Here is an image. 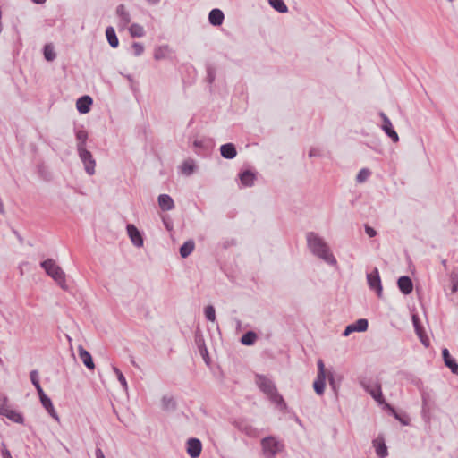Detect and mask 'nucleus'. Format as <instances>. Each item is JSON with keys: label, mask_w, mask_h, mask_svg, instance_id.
Returning a JSON list of instances; mask_svg holds the SVG:
<instances>
[{"label": "nucleus", "mask_w": 458, "mask_h": 458, "mask_svg": "<svg viewBox=\"0 0 458 458\" xmlns=\"http://www.w3.org/2000/svg\"><path fill=\"white\" fill-rule=\"evenodd\" d=\"M30 378L34 386L39 385V376L38 370H31L30 373Z\"/></svg>", "instance_id": "nucleus-45"}, {"label": "nucleus", "mask_w": 458, "mask_h": 458, "mask_svg": "<svg viewBox=\"0 0 458 458\" xmlns=\"http://www.w3.org/2000/svg\"><path fill=\"white\" fill-rule=\"evenodd\" d=\"M327 376H317L313 383V388L317 394L321 395L325 391Z\"/></svg>", "instance_id": "nucleus-28"}, {"label": "nucleus", "mask_w": 458, "mask_h": 458, "mask_svg": "<svg viewBox=\"0 0 458 458\" xmlns=\"http://www.w3.org/2000/svg\"><path fill=\"white\" fill-rule=\"evenodd\" d=\"M269 4L278 13H285L288 12V7L284 0H268Z\"/></svg>", "instance_id": "nucleus-32"}, {"label": "nucleus", "mask_w": 458, "mask_h": 458, "mask_svg": "<svg viewBox=\"0 0 458 458\" xmlns=\"http://www.w3.org/2000/svg\"><path fill=\"white\" fill-rule=\"evenodd\" d=\"M129 31L132 38H141L145 34L143 27L138 23H132L129 28Z\"/></svg>", "instance_id": "nucleus-33"}, {"label": "nucleus", "mask_w": 458, "mask_h": 458, "mask_svg": "<svg viewBox=\"0 0 458 458\" xmlns=\"http://www.w3.org/2000/svg\"><path fill=\"white\" fill-rule=\"evenodd\" d=\"M196 344L197 345L199 346V351H200V353L204 356V355H207L208 356V350L207 348L205 347V344H204V340L202 339V337H198L196 336Z\"/></svg>", "instance_id": "nucleus-44"}, {"label": "nucleus", "mask_w": 458, "mask_h": 458, "mask_svg": "<svg viewBox=\"0 0 458 458\" xmlns=\"http://www.w3.org/2000/svg\"><path fill=\"white\" fill-rule=\"evenodd\" d=\"M131 364H132L134 367H138V365L136 364V362H135L133 360H131Z\"/></svg>", "instance_id": "nucleus-59"}, {"label": "nucleus", "mask_w": 458, "mask_h": 458, "mask_svg": "<svg viewBox=\"0 0 458 458\" xmlns=\"http://www.w3.org/2000/svg\"><path fill=\"white\" fill-rule=\"evenodd\" d=\"M171 53L170 47L168 45H164L157 47L154 52L155 60H162L165 59Z\"/></svg>", "instance_id": "nucleus-26"}, {"label": "nucleus", "mask_w": 458, "mask_h": 458, "mask_svg": "<svg viewBox=\"0 0 458 458\" xmlns=\"http://www.w3.org/2000/svg\"><path fill=\"white\" fill-rule=\"evenodd\" d=\"M256 383L272 403H276L281 410L286 408L283 396L278 394L275 384L269 378L262 375H257Z\"/></svg>", "instance_id": "nucleus-2"}, {"label": "nucleus", "mask_w": 458, "mask_h": 458, "mask_svg": "<svg viewBox=\"0 0 458 458\" xmlns=\"http://www.w3.org/2000/svg\"><path fill=\"white\" fill-rule=\"evenodd\" d=\"M32 1L35 4H44L47 0H32Z\"/></svg>", "instance_id": "nucleus-57"}, {"label": "nucleus", "mask_w": 458, "mask_h": 458, "mask_svg": "<svg viewBox=\"0 0 458 458\" xmlns=\"http://www.w3.org/2000/svg\"><path fill=\"white\" fill-rule=\"evenodd\" d=\"M202 450V444L198 438H190L187 441V453L191 458H198Z\"/></svg>", "instance_id": "nucleus-11"}, {"label": "nucleus", "mask_w": 458, "mask_h": 458, "mask_svg": "<svg viewBox=\"0 0 458 458\" xmlns=\"http://www.w3.org/2000/svg\"><path fill=\"white\" fill-rule=\"evenodd\" d=\"M35 388H36V390H37V392H38V396H39V400H41V399H43V398H45V397H47V395L45 394V392L43 391V389H42V387H41L40 384H39V385H38V386H35Z\"/></svg>", "instance_id": "nucleus-51"}, {"label": "nucleus", "mask_w": 458, "mask_h": 458, "mask_svg": "<svg viewBox=\"0 0 458 458\" xmlns=\"http://www.w3.org/2000/svg\"><path fill=\"white\" fill-rule=\"evenodd\" d=\"M445 365L451 369L452 373L458 376V363L453 357L450 360H446Z\"/></svg>", "instance_id": "nucleus-41"}, {"label": "nucleus", "mask_w": 458, "mask_h": 458, "mask_svg": "<svg viewBox=\"0 0 458 458\" xmlns=\"http://www.w3.org/2000/svg\"><path fill=\"white\" fill-rule=\"evenodd\" d=\"M412 323H413V327H414L415 332H416L418 337L420 338L421 344L425 347H428L429 344H430V340L426 335L425 330H424L423 327L421 326V324L420 322V318H418L417 315H413L412 316Z\"/></svg>", "instance_id": "nucleus-10"}, {"label": "nucleus", "mask_w": 458, "mask_h": 458, "mask_svg": "<svg viewBox=\"0 0 458 458\" xmlns=\"http://www.w3.org/2000/svg\"><path fill=\"white\" fill-rule=\"evenodd\" d=\"M260 445L265 458H275L284 448V443L277 440L274 436H267L262 438Z\"/></svg>", "instance_id": "nucleus-4"}, {"label": "nucleus", "mask_w": 458, "mask_h": 458, "mask_svg": "<svg viewBox=\"0 0 458 458\" xmlns=\"http://www.w3.org/2000/svg\"><path fill=\"white\" fill-rule=\"evenodd\" d=\"M225 19L224 13L217 8L212 9L208 14V21L213 26H220Z\"/></svg>", "instance_id": "nucleus-18"}, {"label": "nucleus", "mask_w": 458, "mask_h": 458, "mask_svg": "<svg viewBox=\"0 0 458 458\" xmlns=\"http://www.w3.org/2000/svg\"><path fill=\"white\" fill-rule=\"evenodd\" d=\"M373 446L375 447L376 454L379 458H386L388 455L387 447L383 437H378L373 440Z\"/></svg>", "instance_id": "nucleus-19"}, {"label": "nucleus", "mask_w": 458, "mask_h": 458, "mask_svg": "<svg viewBox=\"0 0 458 458\" xmlns=\"http://www.w3.org/2000/svg\"><path fill=\"white\" fill-rule=\"evenodd\" d=\"M18 239L21 242H22L23 239L20 235H18Z\"/></svg>", "instance_id": "nucleus-61"}, {"label": "nucleus", "mask_w": 458, "mask_h": 458, "mask_svg": "<svg viewBox=\"0 0 458 458\" xmlns=\"http://www.w3.org/2000/svg\"><path fill=\"white\" fill-rule=\"evenodd\" d=\"M442 356H443L444 362H445L446 360H450L452 358V356L449 353V351L446 348H444L442 350Z\"/></svg>", "instance_id": "nucleus-53"}, {"label": "nucleus", "mask_w": 458, "mask_h": 458, "mask_svg": "<svg viewBox=\"0 0 458 458\" xmlns=\"http://www.w3.org/2000/svg\"><path fill=\"white\" fill-rule=\"evenodd\" d=\"M35 388H36V390H37V392H38V396H39V400H41V399H43V398H45V397H47V395L45 394V392L43 391V389H42V387H41L40 384H39V385H38V386H35Z\"/></svg>", "instance_id": "nucleus-52"}, {"label": "nucleus", "mask_w": 458, "mask_h": 458, "mask_svg": "<svg viewBox=\"0 0 458 458\" xmlns=\"http://www.w3.org/2000/svg\"><path fill=\"white\" fill-rule=\"evenodd\" d=\"M353 324L357 332H364L369 327L368 320L365 318H360Z\"/></svg>", "instance_id": "nucleus-37"}, {"label": "nucleus", "mask_w": 458, "mask_h": 458, "mask_svg": "<svg viewBox=\"0 0 458 458\" xmlns=\"http://www.w3.org/2000/svg\"><path fill=\"white\" fill-rule=\"evenodd\" d=\"M257 339V335L253 331H248L242 335L241 338V343L244 345L250 346L254 344Z\"/></svg>", "instance_id": "nucleus-30"}, {"label": "nucleus", "mask_w": 458, "mask_h": 458, "mask_svg": "<svg viewBox=\"0 0 458 458\" xmlns=\"http://www.w3.org/2000/svg\"><path fill=\"white\" fill-rule=\"evenodd\" d=\"M116 14L119 17V26L124 29L131 22V15L124 4L116 7Z\"/></svg>", "instance_id": "nucleus-15"}, {"label": "nucleus", "mask_w": 458, "mask_h": 458, "mask_svg": "<svg viewBox=\"0 0 458 458\" xmlns=\"http://www.w3.org/2000/svg\"><path fill=\"white\" fill-rule=\"evenodd\" d=\"M161 405L164 411H174L177 407L176 401L172 396H163Z\"/></svg>", "instance_id": "nucleus-29"}, {"label": "nucleus", "mask_w": 458, "mask_h": 458, "mask_svg": "<svg viewBox=\"0 0 458 458\" xmlns=\"http://www.w3.org/2000/svg\"><path fill=\"white\" fill-rule=\"evenodd\" d=\"M95 454H96V458H106L103 451L100 448H97Z\"/></svg>", "instance_id": "nucleus-55"}, {"label": "nucleus", "mask_w": 458, "mask_h": 458, "mask_svg": "<svg viewBox=\"0 0 458 458\" xmlns=\"http://www.w3.org/2000/svg\"><path fill=\"white\" fill-rule=\"evenodd\" d=\"M327 377H328L329 385L332 386L334 391H336V386L333 373L329 372L328 375H327Z\"/></svg>", "instance_id": "nucleus-50"}, {"label": "nucleus", "mask_w": 458, "mask_h": 458, "mask_svg": "<svg viewBox=\"0 0 458 458\" xmlns=\"http://www.w3.org/2000/svg\"><path fill=\"white\" fill-rule=\"evenodd\" d=\"M451 282V293H455L458 291V273L452 271L449 275Z\"/></svg>", "instance_id": "nucleus-35"}, {"label": "nucleus", "mask_w": 458, "mask_h": 458, "mask_svg": "<svg viewBox=\"0 0 458 458\" xmlns=\"http://www.w3.org/2000/svg\"><path fill=\"white\" fill-rule=\"evenodd\" d=\"M131 47L133 49V54L135 56H140L144 52V46L141 43L133 42Z\"/></svg>", "instance_id": "nucleus-43"}, {"label": "nucleus", "mask_w": 458, "mask_h": 458, "mask_svg": "<svg viewBox=\"0 0 458 458\" xmlns=\"http://www.w3.org/2000/svg\"><path fill=\"white\" fill-rule=\"evenodd\" d=\"M220 154L225 159H233L237 155V150L233 143H225L220 147Z\"/></svg>", "instance_id": "nucleus-20"}, {"label": "nucleus", "mask_w": 458, "mask_h": 458, "mask_svg": "<svg viewBox=\"0 0 458 458\" xmlns=\"http://www.w3.org/2000/svg\"><path fill=\"white\" fill-rule=\"evenodd\" d=\"M307 242L311 252L322 259L324 261L330 265H335L336 259L330 252L329 248L326 242L313 232L307 233Z\"/></svg>", "instance_id": "nucleus-1"}, {"label": "nucleus", "mask_w": 458, "mask_h": 458, "mask_svg": "<svg viewBox=\"0 0 458 458\" xmlns=\"http://www.w3.org/2000/svg\"><path fill=\"white\" fill-rule=\"evenodd\" d=\"M113 370L114 372L115 373V375L117 376V379L118 381L121 383L123 388L124 390H127L128 388V385H127V382H126V379H125V377L123 376V374L122 373V371L116 368V367H114L113 368Z\"/></svg>", "instance_id": "nucleus-38"}, {"label": "nucleus", "mask_w": 458, "mask_h": 458, "mask_svg": "<svg viewBox=\"0 0 458 458\" xmlns=\"http://www.w3.org/2000/svg\"><path fill=\"white\" fill-rule=\"evenodd\" d=\"M216 79V69L212 65L207 66V81L212 84Z\"/></svg>", "instance_id": "nucleus-42"}, {"label": "nucleus", "mask_w": 458, "mask_h": 458, "mask_svg": "<svg viewBox=\"0 0 458 458\" xmlns=\"http://www.w3.org/2000/svg\"><path fill=\"white\" fill-rule=\"evenodd\" d=\"M195 164L192 160L185 161L182 165V173L190 175L194 172Z\"/></svg>", "instance_id": "nucleus-34"}, {"label": "nucleus", "mask_w": 458, "mask_h": 458, "mask_svg": "<svg viewBox=\"0 0 458 458\" xmlns=\"http://www.w3.org/2000/svg\"><path fill=\"white\" fill-rule=\"evenodd\" d=\"M194 248H195V242H194L193 240L186 241L180 247V255H181V257L183 258V259L187 258L194 250Z\"/></svg>", "instance_id": "nucleus-25"}, {"label": "nucleus", "mask_w": 458, "mask_h": 458, "mask_svg": "<svg viewBox=\"0 0 458 458\" xmlns=\"http://www.w3.org/2000/svg\"><path fill=\"white\" fill-rule=\"evenodd\" d=\"M106 37L109 45L113 48H116L118 47L119 40L115 34L114 29L112 26H109L106 29Z\"/></svg>", "instance_id": "nucleus-24"}, {"label": "nucleus", "mask_w": 458, "mask_h": 458, "mask_svg": "<svg viewBox=\"0 0 458 458\" xmlns=\"http://www.w3.org/2000/svg\"><path fill=\"white\" fill-rule=\"evenodd\" d=\"M397 285L402 293L407 295L413 290V283L408 276H402L397 280Z\"/></svg>", "instance_id": "nucleus-14"}, {"label": "nucleus", "mask_w": 458, "mask_h": 458, "mask_svg": "<svg viewBox=\"0 0 458 458\" xmlns=\"http://www.w3.org/2000/svg\"><path fill=\"white\" fill-rule=\"evenodd\" d=\"M386 406L391 410L392 414L394 417L398 420L403 425H408L409 424V418L405 415L402 417L394 408H392L389 404H386Z\"/></svg>", "instance_id": "nucleus-40"}, {"label": "nucleus", "mask_w": 458, "mask_h": 458, "mask_svg": "<svg viewBox=\"0 0 458 458\" xmlns=\"http://www.w3.org/2000/svg\"><path fill=\"white\" fill-rule=\"evenodd\" d=\"M320 156V151L317 148H310V152H309V157H319Z\"/></svg>", "instance_id": "nucleus-54"}, {"label": "nucleus", "mask_w": 458, "mask_h": 458, "mask_svg": "<svg viewBox=\"0 0 458 458\" xmlns=\"http://www.w3.org/2000/svg\"><path fill=\"white\" fill-rule=\"evenodd\" d=\"M1 455L2 458H13L4 443H2Z\"/></svg>", "instance_id": "nucleus-47"}, {"label": "nucleus", "mask_w": 458, "mask_h": 458, "mask_svg": "<svg viewBox=\"0 0 458 458\" xmlns=\"http://www.w3.org/2000/svg\"><path fill=\"white\" fill-rule=\"evenodd\" d=\"M40 403H41L42 406L47 410L48 414L54 420H55L56 421L60 420L59 416H58L57 412L55 411V407H54V405L52 403V401H51V399L48 396L41 399Z\"/></svg>", "instance_id": "nucleus-22"}, {"label": "nucleus", "mask_w": 458, "mask_h": 458, "mask_svg": "<svg viewBox=\"0 0 458 458\" xmlns=\"http://www.w3.org/2000/svg\"><path fill=\"white\" fill-rule=\"evenodd\" d=\"M6 400L7 399L5 397L3 399L0 398V414L5 416L7 419L15 423L23 424L24 419L21 413L10 409L6 405Z\"/></svg>", "instance_id": "nucleus-5"}, {"label": "nucleus", "mask_w": 458, "mask_h": 458, "mask_svg": "<svg viewBox=\"0 0 458 458\" xmlns=\"http://www.w3.org/2000/svg\"><path fill=\"white\" fill-rule=\"evenodd\" d=\"M233 425L239 431L250 437H255L258 436V429L245 420L235 421Z\"/></svg>", "instance_id": "nucleus-13"}, {"label": "nucleus", "mask_w": 458, "mask_h": 458, "mask_svg": "<svg viewBox=\"0 0 458 458\" xmlns=\"http://www.w3.org/2000/svg\"><path fill=\"white\" fill-rule=\"evenodd\" d=\"M361 385L364 387V389L373 397L375 401H377L380 404L385 403L380 384L361 382Z\"/></svg>", "instance_id": "nucleus-8"}, {"label": "nucleus", "mask_w": 458, "mask_h": 458, "mask_svg": "<svg viewBox=\"0 0 458 458\" xmlns=\"http://www.w3.org/2000/svg\"><path fill=\"white\" fill-rule=\"evenodd\" d=\"M157 201L163 211H170L174 208V202L168 194H160Z\"/></svg>", "instance_id": "nucleus-21"}, {"label": "nucleus", "mask_w": 458, "mask_h": 458, "mask_svg": "<svg viewBox=\"0 0 458 458\" xmlns=\"http://www.w3.org/2000/svg\"><path fill=\"white\" fill-rule=\"evenodd\" d=\"M205 317L208 320L214 322L216 320V310L212 305H208L205 308Z\"/></svg>", "instance_id": "nucleus-39"}, {"label": "nucleus", "mask_w": 458, "mask_h": 458, "mask_svg": "<svg viewBox=\"0 0 458 458\" xmlns=\"http://www.w3.org/2000/svg\"><path fill=\"white\" fill-rule=\"evenodd\" d=\"M442 265L444 266L445 269H447V261L445 259L442 260Z\"/></svg>", "instance_id": "nucleus-58"}, {"label": "nucleus", "mask_w": 458, "mask_h": 458, "mask_svg": "<svg viewBox=\"0 0 458 458\" xmlns=\"http://www.w3.org/2000/svg\"><path fill=\"white\" fill-rule=\"evenodd\" d=\"M371 174V172L368 168H362L356 176V181L359 183L364 182Z\"/></svg>", "instance_id": "nucleus-36"}, {"label": "nucleus", "mask_w": 458, "mask_h": 458, "mask_svg": "<svg viewBox=\"0 0 458 458\" xmlns=\"http://www.w3.org/2000/svg\"><path fill=\"white\" fill-rule=\"evenodd\" d=\"M78 155L83 163L86 173L89 175H93L95 174L96 161L93 158L92 154L86 148H83L78 150Z\"/></svg>", "instance_id": "nucleus-6"}, {"label": "nucleus", "mask_w": 458, "mask_h": 458, "mask_svg": "<svg viewBox=\"0 0 458 458\" xmlns=\"http://www.w3.org/2000/svg\"><path fill=\"white\" fill-rule=\"evenodd\" d=\"M367 281L369 288L374 290L379 298L382 297L383 287L381 284L379 272L377 267H375L371 273L367 275Z\"/></svg>", "instance_id": "nucleus-7"}, {"label": "nucleus", "mask_w": 458, "mask_h": 458, "mask_svg": "<svg viewBox=\"0 0 458 458\" xmlns=\"http://www.w3.org/2000/svg\"><path fill=\"white\" fill-rule=\"evenodd\" d=\"M193 145H194V147H196V148H202V141H200V140H195V141L193 142Z\"/></svg>", "instance_id": "nucleus-56"}, {"label": "nucleus", "mask_w": 458, "mask_h": 458, "mask_svg": "<svg viewBox=\"0 0 458 458\" xmlns=\"http://www.w3.org/2000/svg\"><path fill=\"white\" fill-rule=\"evenodd\" d=\"M425 406H426V400H425V398H423V411L425 410Z\"/></svg>", "instance_id": "nucleus-60"}, {"label": "nucleus", "mask_w": 458, "mask_h": 458, "mask_svg": "<svg viewBox=\"0 0 458 458\" xmlns=\"http://www.w3.org/2000/svg\"><path fill=\"white\" fill-rule=\"evenodd\" d=\"M379 115L382 118V122H383V123H382V130L384 131V132L389 138H391V140L394 142H395V143L398 142L399 141V136H398L397 132L394 131L390 119L383 112H380Z\"/></svg>", "instance_id": "nucleus-9"}, {"label": "nucleus", "mask_w": 458, "mask_h": 458, "mask_svg": "<svg viewBox=\"0 0 458 458\" xmlns=\"http://www.w3.org/2000/svg\"><path fill=\"white\" fill-rule=\"evenodd\" d=\"M78 353L80 359L81 360L86 368H88L89 369H93L95 368V364L93 362L91 354L87 350H85L81 345H80L78 348Z\"/></svg>", "instance_id": "nucleus-17"}, {"label": "nucleus", "mask_w": 458, "mask_h": 458, "mask_svg": "<svg viewBox=\"0 0 458 458\" xmlns=\"http://www.w3.org/2000/svg\"><path fill=\"white\" fill-rule=\"evenodd\" d=\"M44 57L47 61H54L56 57L54 46L51 43L46 44L43 49Z\"/></svg>", "instance_id": "nucleus-31"}, {"label": "nucleus", "mask_w": 458, "mask_h": 458, "mask_svg": "<svg viewBox=\"0 0 458 458\" xmlns=\"http://www.w3.org/2000/svg\"><path fill=\"white\" fill-rule=\"evenodd\" d=\"M40 267L47 276L52 277L64 290L67 289L65 273L52 259H47L40 263Z\"/></svg>", "instance_id": "nucleus-3"}, {"label": "nucleus", "mask_w": 458, "mask_h": 458, "mask_svg": "<svg viewBox=\"0 0 458 458\" xmlns=\"http://www.w3.org/2000/svg\"><path fill=\"white\" fill-rule=\"evenodd\" d=\"M355 331H356V329H355L354 324H351L345 327L343 335L344 336H348L351 333L355 332Z\"/></svg>", "instance_id": "nucleus-49"}, {"label": "nucleus", "mask_w": 458, "mask_h": 458, "mask_svg": "<svg viewBox=\"0 0 458 458\" xmlns=\"http://www.w3.org/2000/svg\"><path fill=\"white\" fill-rule=\"evenodd\" d=\"M93 100L89 96H82L76 102L77 110L81 114H87L89 112Z\"/></svg>", "instance_id": "nucleus-16"}, {"label": "nucleus", "mask_w": 458, "mask_h": 458, "mask_svg": "<svg viewBox=\"0 0 458 458\" xmlns=\"http://www.w3.org/2000/svg\"><path fill=\"white\" fill-rule=\"evenodd\" d=\"M365 232L370 238L375 237L377 235V231L368 225H365Z\"/></svg>", "instance_id": "nucleus-48"}, {"label": "nucleus", "mask_w": 458, "mask_h": 458, "mask_svg": "<svg viewBox=\"0 0 458 458\" xmlns=\"http://www.w3.org/2000/svg\"><path fill=\"white\" fill-rule=\"evenodd\" d=\"M77 143V151L86 148V141L88 139V132L85 130H78L75 132Z\"/></svg>", "instance_id": "nucleus-27"}, {"label": "nucleus", "mask_w": 458, "mask_h": 458, "mask_svg": "<svg viewBox=\"0 0 458 458\" xmlns=\"http://www.w3.org/2000/svg\"><path fill=\"white\" fill-rule=\"evenodd\" d=\"M318 365V375L317 376H327L325 365L322 360H318L317 362Z\"/></svg>", "instance_id": "nucleus-46"}, {"label": "nucleus", "mask_w": 458, "mask_h": 458, "mask_svg": "<svg viewBox=\"0 0 458 458\" xmlns=\"http://www.w3.org/2000/svg\"><path fill=\"white\" fill-rule=\"evenodd\" d=\"M126 229L131 242L136 247H142L144 242L143 237L138 228L134 225L129 224Z\"/></svg>", "instance_id": "nucleus-12"}, {"label": "nucleus", "mask_w": 458, "mask_h": 458, "mask_svg": "<svg viewBox=\"0 0 458 458\" xmlns=\"http://www.w3.org/2000/svg\"><path fill=\"white\" fill-rule=\"evenodd\" d=\"M241 182L243 186L250 187L254 184L255 174L250 170H246L239 174Z\"/></svg>", "instance_id": "nucleus-23"}]
</instances>
